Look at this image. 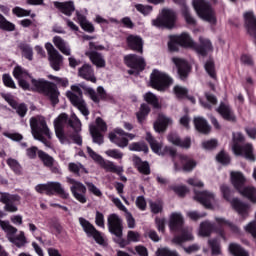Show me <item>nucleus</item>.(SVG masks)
I'll use <instances>...</instances> for the list:
<instances>
[{
    "instance_id": "c9c22d12",
    "label": "nucleus",
    "mask_w": 256,
    "mask_h": 256,
    "mask_svg": "<svg viewBox=\"0 0 256 256\" xmlns=\"http://www.w3.org/2000/svg\"><path fill=\"white\" fill-rule=\"evenodd\" d=\"M109 139L111 143H114L115 145H117V147H120L121 149H125V147L129 145V139L123 136H118L115 133H110Z\"/></svg>"
},
{
    "instance_id": "bf43d9fd",
    "label": "nucleus",
    "mask_w": 256,
    "mask_h": 256,
    "mask_svg": "<svg viewBox=\"0 0 256 256\" xmlns=\"http://www.w3.org/2000/svg\"><path fill=\"white\" fill-rule=\"evenodd\" d=\"M215 219L219 223V225H227L228 227H230V230L232 231V233H239L240 232L239 227H237L236 225H234L230 221L225 220V218L216 217Z\"/></svg>"
},
{
    "instance_id": "39448f33",
    "label": "nucleus",
    "mask_w": 256,
    "mask_h": 256,
    "mask_svg": "<svg viewBox=\"0 0 256 256\" xmlns=\"http://www.w3.org/2000/svg\"><path fill=\"white\" fill-rule=\"evenodd\" d=\"M193 7L202 21H206L210 25H217L215 10H213L209 2L205 0H193Z\"/></svg>"
},
{
    "instance_id": "c03bdc74",
    "label": "nucleus",
    "mask_w": 256,
    "mask_h": 256,
    "mask_svg": "<svg viewBox=\"0 0 256 256\" xmlns=\"http://www.w3.org/2000/svg\"><path fill=\"white\" fill-rule=\"evenodd\" d=\"M10 243L17 246L18 248L24 247L25 243H27V238L25 237V232L21 231L18 236L9 237Z\"/></svg>"
},
{
    "instance_id": "8fccbe9b",
    "label": "nucleus",
    "mask_w": 256,
    "mask_h": 256,
    "mask_svg": "<svg viewBox=\"0 0 256 256\" xmlns=\"http://www.w3.org/2000/svg\"><path fill=\"white\" fill-rule=\"evenodd\" d=\"M90 135H92L93 143H97V145H103V134L99 132L96 126L90 127Z\"/></svg>"
},
{
    "instance_id": "69168bd1",
    "label": "nucleus",
    "mask_w": 256,
    "mask_h": 256,
    "mask_svg": "<svg viewBox=\"0 0 256 256\" xmlns=\"http://www.w3.org/2000/svg\"><path fill=\"white\" fill-rule=\"evenodd\" d=\"M173 125V119L168 116L161 115V131H165L168 127Z\"/></svg>"
},
{
    "instance_id": "4d7b16f0",
    "label": "nucleus",
    "mask_w": 256,
    "mask_h": 256,
    "mask_svg": "<svg viewBox=\"0 0 256 256\" xmlns=\"http://www.w3.org/2000/svg\"><path fill=\"white\" fill-rule=\"evenodd\" d=\"M173 85V78L169 76L167 73L161 74V89H167L168 87H171Z\"/></svg>"
},
{
    "instance_id": "5fc2aeb1",
    "label": "nucleus",
    "mask_w": 256,
    "mask_h": 256,
    "mask_svg": "<svg viewBox=\"0 0 256 256\" xmlns=\"http://www.w3.org/2000/svg\"><path fill=\"white\" fill-rule=\"evenodd\" d=\"M13 77H15L18 81L24 77H29V72L21 66H16L13 70Z\"/></svg>"
},
{
    "instance_id": "052dcab7",
    "label": "nucleus",
    "mask_w": 256,
    "mask_h": 256,
    "mask_svg": "<svg viewBox=\"0 0 256 256\" xmlns=\"http://www.w3.org/2000/svg\"><path fill=\"white\" fill-rule=\"evenodd\" d=\"M205 69L212 79H217V74H215V62H213V60H208L206 62Z\"/></svg>"
},
{
    "instance_id": "f704fd0d",
    "label": "nucleus",
    "mask_w": 256,
    "mask_h": 256,
    "mask_svg": "<svg viewBox=\"0 0 256 256\" xmlns=\"http://www.w3.org/2000/svg\"><path fill=\"white\" fill-rule=\"evenodd\" d=\"M214 227L215 226L210 221L206 220V221L202 222L200 224L199 230H198L199 237H209V235H211V233H213Z\"/></svg>"
},
{
    "instance_id": "0eeeda50",
    "label": "nucleus",
    "mask_w": 256,
    "mask_h": 256,
    "mask_svg": "<svg viewBox=\"0 0 256 256\" xmlns=\"http://www.w3.org/2000/svg\"><path fill=\"white\" fill-rule=\"evenodd\" d=\"M167 152L171 157H173L174 169L175 171H186L187 173H191L195 167H197V162L195 160L181 154H177L175 149L167 148Z\"/></svg>"
},
{
    "instance_id": "4be33fe9",
    "label": "nucleus",
    "mask_w": 256,
    "mask_h": 256,
    "mask_svg": "<svg viewBox=\"0 0 256 256\" xmlns=\"http://www.w3.org/2000/svg\"><path fill=\"white\" fill-rule=\"evenodd\" d=\"M168 141L172 143V145H176L177 147H182V149H189L191 147V138L186 137L183 140L179 138V135L175 133H171L168 135Z\"/></svg>"
},
{
    "instance_id": "f03ea898",
    "label": "nucleus",
    "mask_w": 256,
    "mask_h": 256,
    "mask_svg": "<svg viewBox=\"0 0 256 256\" xmlns=\"http://www.w3.org/2000/svg\"><path fill=\"white\" fill-rule=\"evenodd\" d=\"M108 231L111 235H114V243L119 245L121 249H125L127 245L131 243H137L139 241V232L129 230L127 234V239L123 238V219L119 215L113 213L107 218Z\"/></svg>"
},
{
    "instance_id": "6e6552de",
    "label": "nucleus",
    "mask_w": 256,
    "mask_h": 256,
    "mask_svg": "<svg viewBox=\"0 0 256 256\" xmlns=\"http://www.w3.org/2000/svg\"><path fill=\"white\" fill-rule=\"evenodd\" d=\"M71 90L73 92L68 91L66 93V97L69 99L73 107L80 110L84 117H88L89 109L87 108V103H85V100L83 99V90H81V88L77 85H72Z\"/></svg>"
},
{
    "instance_id": "a18cd8bd",
    "label": "nucleus",
    "mask_w": 256,
    "mask_h": 256,
    "mask_svg": "<svg viewBox=\"0 0 256 256\" xmlns=\"http://www.w3.org/2000/svg\"><path fill=\"white\" fill-rule=\"evenodd\" d=\"M38 157L40 161H42V163L45 165V167H53L55 159H53V157L47 154L45 151H38Z\"/></svg>"
},
{
    "instance_id": "9b49d317",
    "label": "nucleus",
    "mask_w": 256,
    "mask_h": 256,
    "mask_svg": "<svg viewBox=\"0 0 256 256\" xmlns=\"http://www.w3.org/2000/svg\"><path fill=\"white\" fill-rule=\"evenodd\" d=\"M220 191L223 195V198L230 203L232 209L237 211L241 217H247V215H249V204H245L237 198L231 200V189H229V186L222 185L220 187Z\"/></svg>"
},
{
    "instance_id": "393cba45",
    "label": "nucleus",
    "mask_w": 256,
    "mask_h": 256,
    "mask_svg": "<svg viewBox=\"0 0 256 256\" xmlns=\"http://www.w3.org/2000/svg\"><path fill=\"white\" fill-rule=\"evenodd\" d=\"M194 127L196 131L203 135H209L211 133V126H209V123L203 117H194Z\"/></svg>"
},
{
    "instance_id": "f8f14e48",
    "label": "nucleus",
    "mask_w": 256,
    "mask_h": 256,
    "mask_svg": "<svg viewBox=\"0 0 256 256\" xmlns=\"http://www.w3.org/2000/svg\"><path fill=\"white\" fill-rule=\"evenodd\" d=\"M78 221H79L80 226L82 227L84 233L87 235V237H92L94 239V241H96V243L98 245H101L102 247L107 246V242H105L103 233H101V231L97 230V228H95V226L93 224H91V222H89V220H87L83 217H80V218H78Z\"/></svg>"
},
{
    "instance_id": "ddd939ff",
    "label": "nucleus",
    "mask_w": 256,
    "mask_h": 256,
    "mask_svg": "<svg viewBox=\"0 0 256 256\" xmlns=\"http://www.w3.org/2000/svg\"><path fill=\"white\" fill-rule=\"evenodd\" d=\"M19 201H21L20 195L10 194L7 192L0 193V202L5 205L4 210L8 213H17V211H19V208L17 207V205H19Z\"/></svg>"
},
{
    "instance_id": "58836bf2",
    "label": "nucleus",
    "mask_w": 256,
    "mask_h": 256,
    "mask_svg": "<svg viewBox=\"0 0 256 256\" xmlns=\"http://www.w3.org/2000/svg\"><path fill=\"white\" fill-rule=\"evenodd\" d=\"M18 49H20L22 57H25L28 61L33 60V48L31 47V45L25 42H20L18 44Z\"/></svg>"
},
{
    "instance_id": "473e14b6",
    "label": "nucleus",
    "mask_w": 256,
    "mask_h": 256,
    "mask_svg": "<svg viewBox=\"0 0 256 256\" xmlns=\"http://www.w3.org/2000/svg\"><path fill=\"white\" fill-rule=\"evenodd\" d=\"M199 41L200 47L196 48V51L200 53V55H207L213 51V44L211 43V40L201 36Z\"/></svg>"
},
{
    "instance_id": "f3484780",
    "label": "nucleus",
    "mask_w": 256,
    "mask_h": 256,
    "mask_svg": "<svg viewBox=\"0 0 256 256\" xmlns=\"http://www.w3.org/2000/svg\"><path fill=\"white\" fill-rule=\"evenodd\" d=\"M86 93L94 103H101V101H109V99H111V96L107 94L103 86H99L97 92H95L93 88H86Z\"/></svg>"
},
{
    "instance_id": "0e129e2a",
    "label": "nucleus",
    "mask_w": 256,
    "mask_h": 256,
    "mask_svg": "<svg viewBox=\"0 0 256 256\" xmlns=\"http://www.w3.org/2000/svg\"><path fill=\"white\" fill-rule=\"evenodd\" d=\"M2 81L5 87H9L10 89H17V86L15 85V81H13V78H11V75L3 74Z\"/></svg>"
},
{
    "instance_id": "ea45409f",
    "label": "nucleus",
    "mask_w": 256,
    "mask_h": 256,
    "mask_svg": "<svg viewBox=\"0 0 256 256\" xmlns=\"http://www.w3.org/2000/svg\"><path fill=\"white\" fill-rule=\"evenodd\" d=\"M240 194L246 197L251 203H256V188L253 186H247L240 190Z\"/></svg>"
},
{
    "instance_id": "412c9836",
    "label": "nucleus",
    "mask_w": 256,
    "mask_h": 256,
    "mask_svg": "<svg viewBox=\"0 0 256 256\" xmlns=\"http://www.w3.org/2000/svg\"><path fill=\"white\" fill-rule=\"evenodd\" d=\"M175 21H177V15L175 12L169 9L162 10V25L167 29H173L175 27Z\"/></svg>"
},
{
    "instance_id": "dca6fc26",
    "label": "nucleus",
    "mask_w": 256,
    "mask_h": 256,
    "mask_svg": "<svg viewBox=\"0 0 256 256\" xmlns=\"http://www.w3.org/2000/svg\"><path fill=\"white\" fill-rule=\"evenodd\" d=\"M172 63H174L177 68L179 78L181 81H185L187 77H189V73H191V66H189V62L187 60L174 56L171 58Z\"/></svg>"
},
{
    "instance_id": "e433bc0d",
    "label": "nucleus",
    "mask_w": 256,
    "mask_h": 256,
    "mask_svg": "<svg viewBox=\"0 0 256 256\" xmlns=\"http://www.w3.org/2000/svg\"><path fill=\"white\" fill-rule=\"evenodd\" d=\"M150 87L161 91V72L159 70H153L150 75Z\"/></svg>"
},
{
    "instance_id": "37998d69",
    "label": "nucleus",
    "mask_w": 256,
    "mask_h": 256,
    "mask_svg": "<svg viewBox=\"0 0 256 256\" xmlns=\"http://www.w3.org/2000/svg\"><path fill=\"white\" fill-rule=\"evenodd\" d=\"M229 251L233 256H249V252L241 247V245L236 243H231L229 245Z\"/></svg>"
},
{
    "instance_id": "c756f323",
    "label": "nucleus",
    "mask_w": 256,
    "mask_h": 256,
    "mask_svg": "<svg viewBox=\"0 0 256 256\" xmlns=\"http://www.w3.org/2000/svg\"><path fill=\"white\" fill-rule=\"evenodd\" d=\"M68 171L73 173L75 177H81L82 175H87L89 173V170H87L83 164L75 162H70L68 164Z\"/></svg>"
},
{
    "instance_id": "338daca9",
    "label": "nucleus",
    "mask_w": 256,
    "mask_h": 256,
    "mask_svg": "<svg viewBox=\"0 0 256 256\" xmlns=\"http://www.w3.org/2000/svg\"><path fill=\"white\" fill-rule=\"evenodd\" d=\"M106 155L108 157H111L112 159H123V152L117 150V149H109L106 151Z\"/></svg>"
},
{
    "instance_id": "864d4df0",
    "label": "nucleus",
    "mask_w": 256,
    "mask_h": 256,
    "mask_svg": "<svg viewBox=\"0 0 256 256\" xmlns=\"http://www.w3.org/2000/svg\"><path fill=\"white\" fill-rule=\"evenodd\" d=\"M182 15L188 25H196L197 20H195L194 17L191 16V13L189 12V8L185 4L182 6Z\"/></svg>"
},
{
    "instance_id": "774afa93",
    "label": "nucleus",
    "mask_w": 256,
    "mask_h": 256,
    "mask_svg": "<svg viewBox=\"0 0 256 256\" xmlns=\"http://www.w3.org/2000/svg\"><path fill=\"white\" fill-rule=\"evenodd\" d=\"M244 229L247 233H251L252 237H256V221L250 222Z\"/></svg>"
},
{
    "instance_id": "79ce46f5",
    "label": "nucleus",
    "mask_w": 256,
    "mask_h": 256,
    "mask_svg": "<svg viewBox=\"0 0 256 256\" xmlns=\"http://www.w3.org/2000/svg\"><path fill=\"white\" fill-rule=\"evenodd\" d=\"M145 140L147 141V143H149L150 148L154 153H159V151L161 150V144L157 142V139L153 137V134H151V132H146Z\"/></svg>"
},
{
    "instance_id": "13d9d810",
    "label": "nucleus",
    "mask_w": 256,
    "mask_h": 256,
    "mask_svg": "<svg viewBox=\"0 0 256 256\" xmlns=\"http://www.w3.org/2000/svg\"><path fill=\"white\" fill-rule=\"evenodd\" d=\"M135 9L136 11H138V13H141L142 15H144V17H147V15H149L151 11H153V6L136 4Z\"/></svg>"
},
{
    "instance_id": "1a4fd4ad",
    "label": "nucleus",
    "mask_w": 256,
    "mask_h": 256,
    "mask_svg": "<svg viewBox=\"0 0 256 256\" xmlns=\"http://www.w3.org/2000/svg\"><path fill=\"white\" fill-rule=\"evenodd\" d=\"M124 63L130 69L128 70V75H134V77H139V75L145 71V67H147L145 58L137 54H128L124 56Z\"/></svg>"
},
{
    "instance_id": "a211bd4d",
    "label": "nucleus",
    "mask_w": 256,
    "mask_h": 256,
    "mask_svg": "<svg viewBox=\"0 0 256 256\" xmlns=\"http://www.w3.org/2000/svg\"><path fill=\"white\" fill-rule=\"evenodd\" d=\"M127 47L136 53H143V38L139 35L130 34L126 38Z\"/></svg>"
},
{
    "instance_id": "cd10ccee",
    "label": "nucleus",
    "mask_w": 256,
    "mask_h": 256,
    "mask_svg": "<svg viewBox=\"0 0 256 256\" xmlns=\"http://www.w3.org/2000/svg\"><path fill=\"white\" fill-rule=\"evenodd\" d=\"M172 40L176 41L181 47H195V42L191 39V36L187 33L172 36Z\"/></svg>"
},
{
    "instance_id": "b1692460",
    "label": "nucleus",
    "mask_w": 256,
    "mask_h": 256,
    "mask_svg": "<svg viewBox=\"0 0 256 256\" xmlns=\"http://www.w3.org/2000/svg\"><path fill=\"white\" fill-rule=\"evenodd\" d=\"M85 55L86 57H88V59H90L91 63L98 67V69L105 67V58H103V55H101V53L97 51H86Z\"/></svg>"
},
{
    "instance_id": "7c9ffc66",
    "label": "nucleus",
    "mask_w": 256,
    "mask_h": 256,
    "mask_svg": "<svg viewBox=\"0 0 256 256\" xmlns=\"http://www.w3.org/2000/svg\"><path fill=\"white\" fill-rule=\"evenodd\" d=\"M134 164L137 171L142 175H151V166L149 165V162L143 161L141 157H135Z\"/></svg>"
},
{
    "instance_id": "4c0bfd02",
    "label": "nucleus",
    "mask_w": 256,
    "mask_h": 256,
    "mask_svg": "<svg viewBox=\"0 0 256 256\" xmlns=\"http://www.w3.org/2000/svg\"><path fill=\"white\" fill-rule=\"evenodd\" d=\"M53 43L55 47H57V49H59V51L63 53V55H71V49L67 47V45L65 44V40H63V38H61L60 36H55L53 38Z\"/></svg>"
},
{
    "instance_id": "5701e85b",
    "label": "nucleus",
    "mask_w": 256,
    "mask_h": 256,
    "mask_svg": "<svg viewBox=\"0 0 256 256\" xmlns=\"http://www.w3.org/2000/svg\"><path fill=\"white\" fill-rule=\"evenodd\" d=\"M217 112L225 119L226 121H237V117L235 116V113H233V110L231 109V106L225 103H221L220 106L217 108Z\"/></svg>"
},
{
    "instance_id": "e2e57ef3",
    "label": "nucleus",
    "mask_w": 256,
    "mask_h": 256,
    "mask_svg": "<svg viewBox=\"0 0 256 256\" xmlns=\"http://www.w3.org/2000/svg\"><path fill=\"white\" fill-rule=\"evenodd\" d=\"M13 15H16V17H29L31 15V10H25L19 6H16L12 9Z\"/></svg>"
},
{
    "instance_id": "9d476101",
    "label": "nucleus",
    "mask_w": 256,
    "mask_h": 256,
    "mask_svg": "<svg viewBox=\"0 0 256 256\" xmlns=\"http://www.w3.org/2000/svg\"><path fill=\"white\" fill-rule=\"evenodd\" d=\"M35 191L43 195L45 193L48 197H52V195H59L61 199H67L69 194L63 188L60 182H48L46 184H38L35 186Z\"/></svg>"
},
{
    "instance_id": "4468645a",
    "label": "nucleus",
    "mask_w": 256,
    "mask_h": 256,
    "mask_svg": "<svg viewBox=\"0 0 256 256\" xmlns=\"http://www.w3.org/2000/svg\"><path fill=\"white\" fill-rule=\"evenodd\" d=\"M67 183L72 185L70 187V191L74 199L79 201V203H87V197H85L87 193V187H85L83 183L69 177L67 178Z\"/></svg>"
},
{
    "instance_id": "f257e3e1",
    "label": "nucleus",
    "mask_w": 256,
    "mask_h": 256,
    "mask_svg": "<svg viewBox=\"0 0 256 256\" xmlns=\"http://www.w3.org/2000/svg\"><path fill=\"white\" fill-rule=\"evenodd\" d=\"M18 85L23 91H34L35 93L44 95V97L49 99L52 107H57V105H59V96L61 95V92H59L57 84L49 80L43 78H31V84H29L27 80L22 78L18 80Z\"/></svg>"
},
{
    "instance_id": "49530a36",
    "label": "nucleus",
    "mask_w": 256,
    "mask_h": 256,
    "mask_svg": "<svg viewBox=\"0 0 256 256\" xmlns=\"http://www.w3.org/2000/svg\"><path fill=\"white\" fill-rule=\"evenodd\" d=\"M144 100L146 101V103H148V105H152V107L154 109H160L161 108V105L159 104V99L152 92H147L144 95Z\"/></svg>"
},
{
    "instance_id": "423d86ee",
    "label": "nucleus",
    "mask_w": 256,
    "mask_h": 256,
    "mask_svg": "<svg viewBox=\"0 0 256 256\" xmlns=\"http://www.w3.org/2000/svg\"><path fill=\"white\" fill-rule=\"evenodd\" d=\"M30 127L34 139L41 141V143H44V145H47L48 141L45 136L48 137V139H51V132L49 131L47 122L44 119H37L36 117H32L30 118Z\"/></svg>"
},
{
    "instance_id": "7ed1b4c3",
    "label": "nucleus",
    "mask_w": 256,
    "mask_h": 256,
    "mask_svg": "<svg viewBox=\"0 0 256 256\" xmlns=\"http://www.w3.org/2000/svg\"><path fill=\"white\" fill-rule=\"evenodd\" d=\"M65 125H68L77 132L79 129H81V120H79L75 114H72L69 118V115L66 113H61L54 120L55 135L57 139H59L60 143L69 141V139H67V135L65 134Z\"/></svg>"
},
{
    "instance_id": "3c124183",
    "label": "nucleus",
    "mask_w": 256,
    "mask_h": 256,
    "mask_svg": "<svg viewBox=\"0 0 256 256\" xmlns=\"http://www.w3.org/2000/svg\"><path fill=\"white\" fill-rule=\"evenodd\" d=\"M6 163L10 169L14 171L16 175H21V171H23V168L21 167V164H19V161L13 158H8L6 160Z\"/></svg>"
},
{
    "instance_id": "09e8293b",
    "label": "nucleus",
    "mask_w": 256,
    "mask_h": 256,
    "mask_svg": "<svg viewBox=\"0 0 256 256\" xmlns=\"http://www.w3.org/2000/svg\"><path fill=\"white\" fill-rule=\"evenodd\" d=\"M130 151L143 152L145 154L149 153V146L145 142H133L129 145Z\"/></svg>"
},
{
    "instance_id": "c85d7f7f",
    "label": "nucleus",
    "mask_w": 256,
    "mask_h": 256,
    "mask_svg": "<svg viewBox=\"0 0 256 256\" xmlns=\"http://www.w3.org/2000/svg\"><path fill=\"white\" fill-rule=\"evenodd\" d=\"M230 179L232 185L235 187V189L239 190V193L242 191L243 185H245V176L241 172H231L230 173Z\"/></svg>"
},
{
    "instance_id": "de8ad7c7",
    "label": "nucleus",
    "mask_w": 256,
    "mask_h": 256,
    "mask_svg": "<svg viewBox=\"0 0 256 256\" xmlns=\"http://www.w3.org/2000/svg\"><path fill=\"white\" fill-rule=\"evenodd\" d=\"M102 167L109 173H116V175H121V173H123V168L115 165V163L111 161L103 162Z\"/></svg>"
},
{
    "instance_id": "6e6d98bb",
    "label": "nucleus",
    "mask_w": 256,
    "mask_h": 256,
    "mask_svg": "<svg viewBox=\"0 0 256 256\" xmlns=\"http://www.w3.org/2000/svg\"><path fill=\"white\" fill-rule=\"evenodd\" d=\"M208 245L211 247L212 255H221V245L219 244V240L210 239L208 240Z\"/></svg>"
},
{
    "instance_id": "aec40b11",
    "label": "nucleus",
    "mask_w": 256,
    "mask_h": 256,
    "mask_svg": "<svg viewBox=\"0 0 256 256\" xmlns=\"http://www.w3.org/2000/svg\"><path fill=\"white\" fill-rule=\"evenodd\" d=\"M54 7L60 11V13H63V15H66V17H71L73 13H75V2L72 0L66 1V2H54Z\"/></svg>"
},
{
    "instance_id": "bb28decb",
    "label": "nucleus",
    "mask_w": 256,
    "mask_h": 256,
    "mask_svg": "<svg viewBox=\"0 0 256 256\" xmlns=\"http://www.w3.org/2000/svg\"><path fill=\"white\" fill-rule=\"evenodd\" d=\"M185 220L181 213H172L170 216L169 228L171 231H179L183 227Z\"/></svg>"
},
{
    "instance_id": "a19ab883",
    "label": "nucleus",
    "mask_w": 256,
    "mask_h": 256,
    "mask_svg": "<svg viewBox=\"0 0 256 256\" xmlns=\"http://www.w3.org/2000/svg\"><path fill=\"white\" fill-rule=\"evenodd\" d=\"M0 227L6 232L8 241L9 237H15V234L17 233V228L13 225H10L9 221L0 220Z\"/></svg>"
},
{
    "instance_id": "20e7f679",
    "label": "nucleus",
    "mask_w": 256,
    "mask_h": 256,
    "mask_svg": "<svg viewBox=\"0 0 256 256\" xmlns=\"http://www.w3.org/2000/svg\"><path fill=\"white\" fill-rule=\"evenodd\" d=\"M245 141V136L241 132H234L232 138V151L236 156H243L248 161H255V154H253V145L245 144L244 146L239 145Z\"/></svg>"
},
{
    "instance_id": "2eb2a0df",
    "label": "nucleus",
    "mask_w": 256,
    "mask_h": 256,
    "mask_svg": "<svg viewBox=\"0 0 256 256\" xmlns=\"http://www.w3.org/2000/svg\"><path fill=\"white\" fill-rule=\"evenodd\" d=\"M194 199L195 201H198V203H201V205H203V207L206 209H213V207H215V203H217L215 194L207 190L195 192Z\"/></svg>"
},
{
    "instance_id": "2f4dec72",
    "label": "nucleus",
    "mask_w": 256,
    "mask_h": 256,
    "mask_svg": "<svg viewBox=\"0 0 256 256\" xmlns=\"http://www.w3.org/2000/svg\"><path fill=\"white\" fill-rule=\"evenodd\" d=\"M76 17L80 27H82L84 31H87V33H93L95 31V27L93 26V24L87 21V17L81 14L79 10H76Z\"/></svg>"
},
{
    "instance_id": "72a5a7b5",
    "label": "nucleus",
    "mask_w": 256,
    "mask_h": 256,
    "mask_svg": "<svg viewBox=\"0 0 256 256\" xmlns=\"http://www.w3.org/2000/svg\"><path fill=\"white\" fill-rule=\"evenodd\" d=\"M50 66L54 71H61V65H63V56L59 52H54L48 56Z\"/></svg>"
},
{
    "instance_id": "680f3d73",
    "label": "nucleus",
    "mask_w": 256,
    "mask_h": 256,
    "mask_svg": "<svg viewBox=\"0 0 256 256\" xmlns=\"http://www.w3.org/2000/svg\"><path fill=\"white\" fill-rule=\"evenodd\" d=\"M187 93H189V90L183 86L176 85L174 87V94L178 99H185V97H187Z\"/></svg>"
},
{
    "instance_id": "603ef678",
    "label": "nucleus",
    "mask_w": 256,
    "mask_h": 256,
    "mask_svg": "<svg viewBox=\"0 0 256 256\" xmlns=\"http://www.w3.org/2000/svg\"><path fill=\"white\" fill-rule=\"evenodd\" d=\"M0 29L2 31H15V24L8 21L3 14H0Z\"/></svg>"
},
{
    "instance_id": "6ab92c4d",
    "label": "nucleus",
    "mask_w": 256,
    "mask_h": 256,
    "mask_svg": "<svg viewBox=\"0 0 256 256\" xmlns=\"http://www.w3.org/2000/svg\"><path fill=\"white\" fill-rule=\"evenodd\" d=\"M78 75L86 81H91V83H97V78L95 77V70L91 64H84L78 69Z\"/></svg>"
},
{
    "instance_id": "a878e982",
    "label": "nucleus",
    "mask_w": 256,
    "mask_h": 256,
    "mask_svg": "<svg viewBox=\"0 0 256 256\" xmlns=\"http://www.w3.org/2000/svg\"><path fill=\"white\" fill-rule=\"evenodd\" d=\"M193 229L191 228H184L182 230V235L181 236H175L172 239V243L174 245H183V243L187 241H193Z\"/></svg>"
}]
</instances>
